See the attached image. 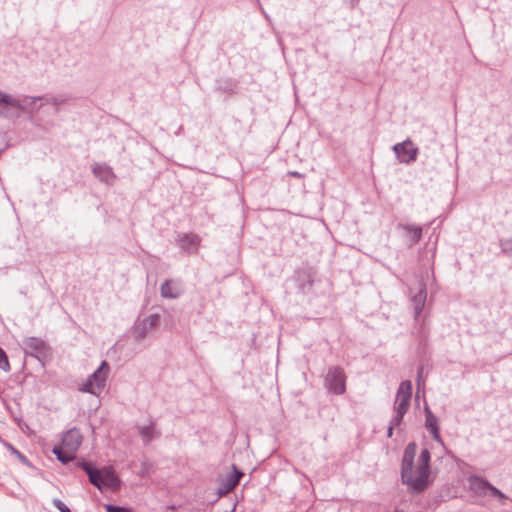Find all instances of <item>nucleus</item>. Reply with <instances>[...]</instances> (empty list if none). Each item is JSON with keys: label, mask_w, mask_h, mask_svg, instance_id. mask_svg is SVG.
Segmentation results:
<instances>
[{"label": "nucleus", "mask_w": 512, "mask_h": 512, "mask_svg": "<svg viewBox=\"0 0 512 512\" xmlns=\"http://www.w3.org/2000/svg\"><path fill=\"white\" fill-rule=\"evenodd\" d=\"M393 151L396 154L399 162L405 164L414 162L419 154V149L410 139H406L401 143L395 144L393 146Z\"/></svg>", "instance_id": "nucleus-8"}, {"label": "nucleus", "mask_w": 512, "mask_h": 512, "mask_svg": "<svg viewBox=\"0 0 512 512\" xmlns=\"http://www.w3.org/2000/svg\"><path fill=\"white\" fill-rule=\"evenodd\" d=\"M497 498H499L500 500H509L508 496L504 494L502 491H500V493L497 495ZM510 501L512 502V499H510Z\"/></svg>", "instance_id": "nucleus-35"}, {"label": "nucleus", "mask_w": 512, "mask_h": 512, "mask_svg": "<svg viewBox=\"0 0 512 512\" xmlns=\"http://www.w3.org/2000/svg\"><path fill=\"white\" fill-rule=\"evenodd\" d=\"M0 369L4 372H10L11 370L8 356L2 347H0Z\"/></svg>", "instance_id": "nucleus-24"}, {"label": "nucleus", "mask_w": 512, "mask_h": 512, "mask_svg": "<svg viewBox=\"0 0 512 512\" xmlns=\"http://www.w3.org/2000/svg\"><path fill=\"white\" fill-rule=\"evenodd\" d=\"M499 246L501 252L509 257H512V239H500Z\"/></svg>", "instance_id": "nucleus-23"}, {"label": "nucleus", "mask_w": 512, "mask_h": 512, "mask_svg": "<svg viewBox=\"0 0 512 512\" xmlns=\"http://www.w3.org/2000/svg\"><path fill=\"white\" fill-rule=\"evenodd\" d=\"M409 299L413 306L415 322H419L427 300V287L423 280L418 281L417 287L409 288Z\"/></svg>", "instance_id": "nucleus-6"}, {"label": "nucleus", "mask_w": 512, "mask_h": 512, "mask_svg": "<svg viewBox=\"0 0 512 512\" xmlns=\"http://www.w3.org/2000/svg\"><path fill=\"white\" fill-rule=\"evenodd\" d=\"M236 511V505H234L230 510H227L225 512H235Z\"/></svg>", "instance_id": "nucleus-37"}, {"label": "nucleus", "mask_w": 512, "mask_h": 512, "mask_svg": "<svg viewBox=\"0 0 512 512\" xmlns=\"http://www.w3.org/2000/svg\"><path fill=\"white\" fill-rule=\"evenodd\" d=\"M395 428H398L397 426H392L390 423H389V426H388V429H387V436L388 437H392L393 435V431Z\"/></svg>", "instance_id": "nucleus-34"}, {"label": "nucleus", "mask_w": 512, "mask_h": 512, "mask_svg": "<svg viewBox=\"0 0 512 512\" xmlns=\"http://www.w3.org/2000/svg\"><path fill=\"white\" fill-rule=\"evenodd\" d=\"M412 397V383L409 380H404L400 383L393 406L394 415L390 420L392 426L400 427L404 415L410 407Z\"/></svg>", "instance_id": "nucleus-3"}, {"label": "nucleus", "mask_w": 512, "mask_h": 512, "mask_svg": "<svg viewBox=\"0 0 512 512\" xmlns=\"http://www.w3.org/2000/svg\"><path fill=\"white\" fill-rule=\"evenodd\" d=\"M94 176L107 185H113L116 175L112 168L105 163H95L92 167Z\"/></svg>", "instance_id": "nucleus-17"}, {"label": "nucleus", "mask_w": 512, "mask_h": 512, "mask_svg": "<svg viewBox=\"0 0 512 512\" xmlns=\"http://www.w3.org/2000/svg\"><path fill=\"white\" fill-rule=\"evenodd\" d=\"M233 473L228 474L227 477L219 484L217 494L222 497L232 491L244 476V473L239 470L236 465H232Z\"/></svg>", "instance_id": "nucleus-13"}, {"label": "nucleus", "mask_w": 512, "mask_h": 512, "mask_svg": "<svg viewBox=\"0 0 512 512\" xmlns=\"http://www.w3.org/2000/svg\"><path fill=\"white\" fill-rule=\"evenodd\" d=\"M24 104L18 98L11 94L0 91V116L3 118H12L14 114L11 108H24Z\"/></svg>", "instance_id": "nucleus-12"}, {"label": "nucleus", "mask_w": 512, "mask_h": 512, "mask_svg": "<svg viewBox=\"0 0 512 512\" xmlns=\"http://www.w3.org/2000/svg\"><path fill=\"white\" fill-rule=\"evenodd\" d=\"M425 427L429 431L432 436V439L440 444H443L442 437L440 435V427L438 424V419L431 411L428 405L425 406Z\"/></svg>", "instance_id": "nucleus-16"}, {"label": "nucleus", "mask_w": 512, "mask_h": 512, "mask_svg": "<svg viewBox=\"0 0 512 512\" xmlns=\"http://www.w3.org/2000/svg\"><path fill=\"white\" fill-rule=\"evenodd\" d=\"M6 446L8 447L9 450L12 451L13 454L17 455L19 458L21 459H25V457L22 455V453L20 451H18L12 444H9V443H6Z\"/></svg>", "instance_id": "nucleus-30"}, {"label": "nucleus", "mask_w": 512, "mask_h": 512, "mask_svg": "<svg viewBox=\"0 0 512 512\" xmlns=\"http://www.w3.org/2000/svg\"><path fill=\"white\" fill-rule=\"evenodd\" d=\"M41 97H42V99H40V100L43 101L42 105L50 104L55 108L56 112L59 111V107L61 105L67 103L71 99V96H69L67 94H60V95H55V96H41Z\"/></svg>", "instance_id": "nucleus-22"}, {"label": "nucleus", "mask_w": 512, "mask_h": 512, "mask_svg": "<svg viewBox=\"0 0 512 512\" xmlns=\"http://www.w3.org/2000/svg\"><path fill=\"white\" fill-rule=\"evenodd\" d=\"M327 390L335 395H342L346 391V375L340 366H331L324 379Z\"/></svg>", "instance_id": "nucleus-5"}, {"label": "nucleus", "mask_w": 512, "mask_h": 512, "mask_svg": "<svg viewBox=\"0 0 512 512\" xmlns=\"http://www.w3.org/2000/svg\"><path fill=\"white\" fill-rule=\"evenodd\" d=\"M398 228L407 233L410 238V246L417 244L422 238V228L420 226L400 223Z\"/></svg>", "instance_id": "nucleus-19"}, {"label": "nucleus", "mask_w": 512, "mask_h": 512, "mask_svg": "<svg viewBox=\"0 0 512 512\" xmlns=\"http://www.w3.org/2000/svg\"><path fill=\"white\" fill-rule=\"evenodd\" d=\"M422 372H423V368L420 367L419 370H418V373H417V387H418V389L420 388L421 385H424V383L421 380Z\"/></svg>", "instance_id": "nucleus-31"}, {"label": "nucleus", "mask_w": 512, "mask_h": 512, "mask_svg": "<svg viewBox=\"0 0 512 512\" xmlns=\"http://www.w3.org/2000/svg\"><path fill=\"white\" fill-rule=\"evenodd\" d=\"M487 489H488V495L491 497H496V498H497V495L501 491L498 488H496L495 486H493L491 483L489 484V488H487Z\"/></svg>", "instance_id": "nucleus-29"}, {"label": "nucleus", "mask_w": 512, "mask_h": 512, "mask_svg": "<svg viewBox=\"0 0 512 512\" xmlns=\"http://www.w3.org/2000/svg\"><path fill=\"white\" fill-rule=\"evenodd\" d=\"M18 99H19L20 102H22L25 105L24 108H18V109L21 110V111H27L28 110V105H29L28 101H30V104H35L36 101L42 99V97L22 95Z\"/></svg>", "instance_id": "nucleus-25"}, {"label": "nucleus", "mask_w": 512, "mask_h": 512, "mask_svg": "<svg viewBox=\"0 0 512 512\" xmlns=\"http://www.w3.org/2000/svg\"><path fill=\"white\" fill-rule=\"evenodd\" d=\"M185 291L184 283L179 278L166 279L160 285V295L164 299H178Z\"/></svg>", "instance_id": "nucleus-10"}, {"label": "nucleus", "mask_w": 512, "mask_h": 512, "mask_svg": "<svg viewBox=\"0 0 512 512\" xmlns=\"http://www.w3.org/2000/svg\"><path fill=\"white\" fill-rule=\"evenodd\" d=\"M77 466L87 474L89 482L99 491L103 492L108 489L117 490L120 488L121 480L112 466L97 468L86 460L78 461Z\"/></svg>", "instance_id": "nucleus-2"}, {"label": "nucleus", "mask_w": 512, "mask_h": 512, "mask_svg": "<svg viewBox=\"0 0 512 512\" xmlns=\"http://www.w3.org/2000/svg\"><path fill=\"white\" fill-rule=\"evenodd\" d=\"M289 175L293 176V177H296V178H301L302 177V174H300L299 172L297 171H290L289 172Z\"/></svg>", "instance_id": "nucleus-36"}, {"label": "nucleus", "mask_w": 512, "mask_h": 512, "mask_svg": "<svg viewBox=\"0 0 512 512\" xmlns=\"http://www.w3.org/2000/svg\"><path fill=\"white\" fill-rule=\"evenodd\" d=\"M25 355L39 359L40 356H45L49 350L48 345L44 340L38 337H27L23 340Z\"/></svg>", "instance_id": "nucleus-11"}, {"label": "nucleus", "mask_w": 512, "mask_h": 512, "mask_svg": "<svg viewBox=\"0 0 512 512\" xmlns=\"http://www.w3.org/2000/svg\"><path fill=\"white\" fill-rule=\"evenodd\" d=\"M235 88V85L230 82V81H226L224 85H220L218 86V89L220 91H223V92H232Z\"/></svg>", "instance_id": "nucleus-28"}, {"label": "nucleus", "mask_w": 512, "mask_h": 512, "mask_svg": "<svg viewBox=\"0 0 512 512\" xmlns=\"http://www.w3.org/2000/svg\"><path fill=\"white\" fill-rule=\"evenodd\" d=\"M468 487L477 496H487L490 482L483 477L471 475L467 478Z\"/></svg>", "instance_id": "nucleus-18"}, {"label": "nucleus", "mask_w": 512, "mask_h": 512, "mask_svg": "<svg viewBox=\"0 0 512 512\" xmlns=\"http://www.w3.org/2000/svg\"><path fill=\"white\" fill-rule=\"evenodd\" d=\"M417 454V444L410 442L404 448L401 460V481L412 493L419 494L424 492L430 484L431 473V453L428 448H423L417 460L415 467V457Z\"/></svg>", "instance_id": "nucleus-1"}, {"label": "nucleus", "mask_w": 512, "mask_h": 512, "mask_svg": "<svg viewBox=\"0 0 512 512\" xmlns=\"http://www.w3.org/2000/svg\"><path fill=\"white\" fill-rule=\"evenodd\" d=\"M52 503L60 512H71L69 507L60 499H53Z\"/></svg>", "instance_id": "nucleus-26"}, {"label": "nucleus", "mask_w": 512, "mask_h": 512, "mask_svg": "<svg viewBox=\"0 0 512 512\" xmlns=\"http://www.w3.org/2000/svg\"><path fill=\"white\" fill-rule=\"evenodd\" d=\"M40 109V106L39 107H36L35 104H30L28 105V110L26 112H37L38 110Z\"/></svg>", "instance_id": "nucleus-32"}, {"label": "nucleus", "mask_w": 512, "mask_h": 512, "mask_svg": "<svg viewBox=\"0 0 512 512\" xmlns=\"http://www.w3.org/2000/svg\"><path fill=\"white\" fill-rule=\"evenodd\" d=\"M52 452L62 464H68L76 458V452L64 447L54 446Z\"/></svg>", "instance_id": "nucleus-21"}, {"label": "nucleus", "mask_w": 512, "mask_h": 512, "mask_svg": "<svg viewBox=\"0 0 512 512\" xmlns=\"http://www.w3.org/2000/svg\"><path fill=\"white\" fill-rule=\"evenodd\" d=\"M138 433L145 445H148L154 438L160 437V432L156 431L154 422L147 426L138 427Z\"/></svg>", "instance_id": "nucleus-20"}, {"label": "nucleus", "mask_w": 512, "mask_h": 512, "mask_svg": "<svg viewBox=\"0 0 512 512\" xmlns=\"http://www.w3.org/2000/svg\"><path fill=\"white\" fill-rule=\"evenodd\" d=\"M82 441L83 436L80 429L77 427H73L65 431L61 439L63 447L74 452H77L78 448L82 444Z\"/></svg>", "instance_id": "nucleus-15"}, {"label": "nucleus", "mask_w": 512, "mask_h": 512, "mask_svg": "<svg viewBox=\"0 0 512 512\" xmlns=\"http://www.w3.org/2000/svg\"><path fill=\"white\" fill-rule=\"evenodd\" d=\"M160 315L150 314L143 319H137L133 326L132 335L136 341L145 339L149 332L157 328L160 324Z\"/></svg>", "instance_id": "nucleus-7"}, {"label": "nucleus", "mask_w": 512, "mask_h": 512, "mask_svg": "<svg viewBox=\"0 0 512 512\" xmlns=\"http://www.w3.org/2000/svg\"><path fill=\"white\" fill-rule=\"evenodd\" d=\"M110 373L107 361H102L100 366L81 384L79 391L98 396L106 386Z\"/></svg>", "instance_id": "nucleus-4"}, {"label": "nucleus", "mask_w": 512, "mask_h": 512, "mask_svg": "<svg viewBox=\"0 0 512 512\" xmlns=\"http://www.w3.org/2000/svg\"><path fill=\"white\" fill-rule=\"evenodd\" d=\"M106 511L107 512H132L131 509L121 507V506L112 505V504L106 505Z\"/></svg>", "instance_id": "nucleus-27"}, {"label": "nucleus", "mask_w": 512, "mask_h": 512, "mask_svg": "<svg viewBox=\"0 0 512 512\" xmlns=\"http://www.w3.org/2000/svg\"><path fill=\"white\" fill-rule=\"evenodd\" d=\"M200 242L201 238L194 233H182L177 237L179 247L187 254L197 253Z\"/></svg>", "instance_id": "nucleus-14"}, {"label": "nucleus", "mask_w": 512, "mask_h": 512, "mask_svg": "<svg viewBox=\"0 0 512 512\" xmlns=\"http://www.w3.org/2000/svg\"><path fill=\"white\" fill-rule=\"evenodd\" d=\"M314 278L315 272L313 268L307 265L298 268L294 274L297 288L303 294L309 293L312 290Z\"/></svg>", "instance_id": "nucleus-9"}, {"label": "nucleus", "mask_w": 512, "mask_h": 512, "mask_svg": "<svg viewBox=\"0 0 512 512\" xmlns=\"http://www.w3.org/2000/svg\"><path fill=\"white\" fill-rule=\"evenodd\" d=\"M360 0H346L350 8H355Z\"/></svg>", "instance_id": "nucleus-33"}]
</instances>
